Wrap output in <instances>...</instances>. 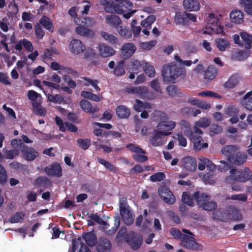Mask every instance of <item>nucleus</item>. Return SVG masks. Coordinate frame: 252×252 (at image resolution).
<instances>
[{
    "instance_id": "nucleus-39",
    "label": "nucleus",
    "mask_w": 252,
    "mask_h": 252,
    "mask_svg": "<svg viewBox=\"0 0 252 252\" xmlns=\"http://www.w3.org/2000/svg\"><path fill=\"white\" fill-rule=\"evenodd\" d=\"M239 78L236 75H232L224 84L225 88L232 89L234 88L239 83Z\"/></svg>"
},
{
    "instance_id": "nucleus-54",
    "label": "nucleus",
    "mask_w": 252,
    "mask_h": 252,
    "mask_svg": "<svg viewBox=\"0 0 252 252\" xmlns=\"http://www.w3.org/2000/svg\"><path fill=\"white\" fill-rule=\"evenodd\" d=\"M249 56V53L245 51H239L235 53L233 55L235 60L239 61L246 59Z\"/></svg>"
},
{
    "instance_id": "nucleus-14",
    "label": "nucleus",
    "mask_w": 252,
    "mask_h": 252,
    "mask_svg": "<svg viewBox=\"0 0 252 252\" xmlns=\"http://www.w3.org/2000/svg\"><path fill=\"white\" fill-rule=\"evenodd\" d=\"M70 52L75 54H79L84 52L86 48L84 44L79 39H72L69 43Z\"/></svg>"
},
{
    "instance_id": "nucleus-23",
    "label": "nucleus",
    "mask_w": 252,
    "mask_h": 252,
    "mask_svg": "<svg viewBox=\"0 0 252 252\" xmlns=\"http://www.w3.org/2000/svg\"><path fill=\"white\" fill-rule=\"evenodd\" d=\"M99 55L103 58H106L115 54V51L111 47L104 44L99 45Z\"/></svg>"
},
{
    "instance_id": "nucleus-52",
    "label": "nucleus",
    "mask_w": 252,
    "mask_h": 252,
    "mask_svg": "<svg viewBox=\"0 0 252 252\" xmlns=\"http://www.w3.org/2000/svg\"><path fill=\"white\" fill-rule=\"evenodd\" d=\"M174 22L177 25L185 24L187 22L185 13H181L179 12H176L174 17Z\"/></svg>"
},
{
    "instance_id": "nucleus-30",
    "label": "nucleus",
    "mask_w": 252,
    "mask_h": 252,
    "mask_svg": "<svg viewBox=\"0 0 252 252\" xmlns=\"http://www.w3.org/2000/svg\"><path fill=\"white\" fill-rule=\"evenodd\" d=\"M82 238L90 247H93L96 244L97 238L93 232H84L82 235Z\"/></svg>"
},
{
    "instance_id": "nucleus-28",
    "label": "nucleus",
    "mask_w": 252,
    "mask_h": 252,
    "mask_svg": "<svg viewBox=\"0 0 252 252\" xmlns=\"http://www.w3.org/2000/svg\"><path fill=\"white\" fill-rule=\"evenodd\" d=\"M218 73L217 68L213 65H209L204 73V78L207 82H210L216 76Z\"/></svg>"
},
{
    "instance_id": "nucleus-37",
    "label": "nucleus",
    "mask_w": 252,
    "mask_h": 252,
    "mask_svg": "<svg viewBox=\"0 0 252 252\" xmlns=\"http://www.w3.org/2000/svg\"><path fill=\"white\" fill-rule=\"evenodd\" d=\"M117 30L119 34L125 38H129L132 36V31L129 27L120 26L117 27Z\"/></svg>"
},
{
    "instance_id": "nucleus-2",
    "label": "nucleus",
    "mask_w": 252,
    "mask_h": 252,
    "mask_svg": "<svg viewBox=\"0 0 252 252\" xmlns=\"http://www.w3.org/2000/svg\"><path fill=\"white\" fill-rule=\"evenodd\" d=\"M161 75L164 82L174 83L176 79L179 77H185L186 71L185 68L177 65L176 63H170L162 66Z\"/></svg>"
},
{
    "instance_id": "nucleus-29",
    "label": "nucleus",
    "mask_w": 252,
    "mask_h": 252,
    "mask_svg": "<svg viewBox=\"0 0 252 252\" xmlns=\"http://www.w3.org/2000/svg\"><path fill=\"white\" fill-rule=\"evenodd\" d=\"M230 19L232 23L236 24H241L244 20L243 13L239 10L232 11L230 14Z\"/></svg>"
},
{
    "instance_id": "nucleus-19",
    "label": "nucleus",
    "mask_w": 252,
    "mask_h": 252,
    "mask_svg": "<svg viewBox=\"0 0 252 252\" xmlns=\"http://www.w3.org/2000/svg\"><path fill=\"white\" fill-rule=\"evenodd\" d=\"M182 166L187 170L194 171L196 169V159L190 157H187L183 158L182 160Z\"/></svg>"
},
{
    "instance_id": "nucleus-64",
    "label": "nucleus",
    "mask_w": 252,
    "mask_h": 252,
    "mask_svg": "<svg viewBox=\"0 0 252 252\" xmlns=\"http://www.w3.org/2000/svg\"><path fill=\"white\" fill-rule=\"evenodd\" d=\"M222 131L221 126L218 125L213 124L211 125L210 126V132L212 134H218L220 133Z\"/></svg>"
},
{
    "instance_id": "nucleus-18",
    "label": "nucleus",
    "mask_w": 252,
    "mask_h": 252,
    "mask_svg": "<svg viewBox=\"0 0 252 252\" xmlns=\"http://www.w3.org/2000/svg\"><path fill=\"white\" fill-rule=\"evenodd\" d=\"M238 151V148L231 145L225 146L221 150V152L227 157V160L229 162L231 160V158H233Z\"/></svg>"
},
{
    "instance_id": "nucleus-4",
    "label": "nucleus",
    "mask_w": 252,
    "mask_h": 252,
    "mask_svg": "<svg viewBox=\"0 0 252 252\" xmlns=\"http://www.w3.org/2000/svg\"><path fill=\"white\" fill-rule=\"evenodd\" d=\"M119 209L122 220L127 225L132 224L134 220V216L130 210L126 197H123L120 198Z\"/></svg>"
},
{
    "instance_id": "nucleus-15",
    "label": "nucleus",
    "mask_w": 252,
    "mask_h": 252,
    "mask_svg": "<svg viewBox=\"0 0 252 252\" xmlns=\"http://www.w3.org/2000/svg\"><path fill=\"white\" fill-rule=\"evenodd\" d=\"M202 134H197L195 133L193 134V135L189 137L190 140L193 143L194 148L196 150H201L202 149L206 148L208 146L207 143H204L203 142L202 137L201 136Z\"/></svg>"
},
{
    "instance_id": "nucleus-5",
    "label": "nucleus",
    "mask_w": 252,
    "mask_h": 252,
    "mask_svg": "<svg viewBox=\"0 0 252 252\" xmlns=\"http://www.w3.org/2000/svg\"><path fill=\"white\" fill-rule=\"evenodd\" d=\"M230 177L225 179L226 182L229 178H231L234 181L242 183L246 182L249 180L251 182V179L252 177V173L248 167H245L244 169L240 170L231 169L230 170Z\"/></svg>"
},
{
    "instance_id": "nucleus-50",
    "label": "nucleus",
    "mask_w": 252,
    "mask_h": 252,
    "mask_svg": "<svg viewBox=\"0 0 252 252\" xmlns=\"http://www.w3.org/2000/svg\"><path fill=\"white\" fill-rule=\"evenodd\" d=\"M198 95L200 96L213 97L217 99H220L221 98V96L219 94L211 91L201 92L198 94Z\"/></svg>"
},
{
    "instance_id": "nucleus-60",
    "label": "nucleus",
    "mask_w": 252,
    "mask_h": 252,
    "mask_svg": "<svg viewBox=\"0 0 252 252\" xmlns=\"http://www.w3.org/2000/svg\"><path fill=\"white\" fill-rule=\"evenodd\" d=\"M217 206V203L215 201L209 200L205 203L202 208L204 210L210 211L215 209Z\"/></svg>"
},
{
    "instance_id": "nucleus-62",
    "label": "nucleus",
    "mask_w": 252,
    "mask_h": 252,
    "mask_svg": "<svg viewBox=\"0 0 252 252\" xmlns=\"http://www.w3.org/2000/svg\"><path fill=\"white\" fill-rule=\"evenodd\" d=\"M156 40H151L149 42H142L140 43V47L144 50H150L156 45Z\"/></svg>"
},
{
    "instance_id": "nucleus-3",
    "label": "nucleus",
    "mask_w": 252,
    "mask_h": 252,
    "mask_svg": "<svg viewBox=\"0 0 252 252\" xmlns=\"http://www.w3.org/2000/svg\"><path fill=\"white\" fill-rule=\"evenodd\" d=\"M74 22L76 24L79 26L75 28V32L77 34L87 37L93 34V31L87 28L93 24V20L91 18L76 17L74 18Z\"/></svg>"
},
{
    "instance_id": "nucleus-61",
    "label": "nucleus",
    "mask_w": 252,
    "mask_h": 252,
    "mask_svg": "<svg viewBox=\"0 0 252 252\" xmlns=\"http://www.w3.org/2000/svg\"><path fill=\"white\" fill-rule=\"evenodd\" d=\"M174 138L177 139L179 144L182 147H186L187 145V142L186 138L183 135L181 132L178 133L176 136L174 137Z\"/></svg>"
},
{
    "instance_id": "nucleus-33",
    "label": "nucleus",
    "mask_w": 252,
    "mask_h": 252,
    "mask_svg": "<svg viewBox=\"0 0 252 252\" xmlns=\"http://www.w3.org/2000/svg\"><path fill=\"white\" fill-rule=\"evenodd\" d=\"M39 22V24L41 26L42 25L49 32H54V27L53 23L48 17L45 15L43 16L40 19Z\"/></svg>"
},
{
    "instance_id": "nucleus-13",
    "label": "nucleus",
    "mask_w": 252,
    "mask_h": 252,
    "mask_svg": "<svg viewBox=\"0 0 252 252\" xmlns=\"http://www.w3.org/2000/svg\"><path fill=\"white\" fill-rule=\"evenodd\" d=\"M21 152L22 158L27 161H32L39 155V153L35 149L27 145L22 146Z\"/></svg>"
},
{
    "instance_id": "nucleus-7",
    "label": "nucleus",
    "mask_w": 252,
    "mask_h": 252,
    "mask_svg": "<svg viewBox=\"0 0 252 252\" xmlns=\"http://www.w3.org/2000/svg\"><path fill=\"white\" fill-rule=\"evenodd\" d=\"M181 238V245L187 249L198 251L201 249L200 245L195 241V238L191 236L183 235Z\"/></svg>"
},
{
    "instance_id": "nucleus-43",
    "label": "nucleus",
    "mask_w": 252,
    "mask_h": 252,
    "mask_svg": "<svg viewBox=\"0 0 252 252\" xmlns=\"http://www.w3.org/2000/svg\"><path fill=\"white\" fill-rule=\"evenodd\" d=\"M142 68L145 74L150 77H153L155 74L154 67L146 62H142Z\"/></svg>"
},
{
    "instance_id": "nucleus-47",
    "label": "nucleus",
    "mask_w": 252,
    "mask_h": 252,
    "mask_svg": "<svg viewBox=\"0 0 252 252\" xmlns=\"http://www.w3.org/2000/svg\"><path fill=\"white\" fill-rule=\"evenodd\" d=\"M239 3L248 14L252 15V0H240Z\"/></svg>"
},
{
    "instance_id": "nucleus-59",
    "label": "nucleus",
    "mask_w": 252,
    "mask_h": 252,
    "mask_svg": "<svg viewBox=\"0 0 252 252\" xmlns=\"http://www.w3.org/2000/svg\"><path fill=\"white\" fill-rule=\"evenodd\" d=\"M35 32L36 37L39 39H42L45 35L44 31L38 23L35 25Z\"/></svg>"
},
{
    "instance_id": "nucleus-48",
    "label": "nucleus",
    "mask_w": 252,
    "mask_h": 252,
    "mask_svg": "<svg viewBox=\"0 0 252 252\" xmlns=\"http://www.w3.org/2000/svg\"><path fill=\"white\" fill-rule=\"evenodd\" d=\"M124 66V62L122 60L119 62L117 63L113 70V73L114 74V75L117 76H120L124 75L125 73Z\"/></svg>"
},
{
    "instance_id": "nucleus-51",
    "label": "nucleus",
    "mask_w": 252,
    "mask_h": 252,
    "mask_svg": "<svg viewBox=\"0 0 252 252\" xmlns=\"http://www.w3.org/2000/svg\"><path fill=\"white\" fill-rule=\"evenodd\" d=\"M19 151L17 149L6 150L4 153L3 158L12 159H13L15 157L19 156Z\"/></svg>"
},
{
    "instance_id": "nucleus-53",
    "label": "nucleus",
    "mask_w": 252,
    "mask_h": 252,
    "mask_svg": "<svg viewBox=\"0 0 252 252\" xmlns=\"http://www.w3.org/2000/svg\"><path fill=\"white\" fill-rule=\"evenodd\" d=\"M77 143L78 146L84 150L88 149L91 145V140L88 139H78Z\"/></svg>"
},
{
    "instance_id": "nucleus-32",
    "label": "nucleus",
    "mask_w": 252,
    "mask_h": 252,
    "mask_svg": "<svg viewBox=\"0 0 252 252\" xmlns=\"http://www.w3.org/2000/svg\"><path fill=\"white\" fill-rule=\"evenodd\" d=\"M117 116L121 119H126L130 115L129 109L123 105H119L116 109Z\"/></svg>"
},
{
    "instance_id": "nucleus-46",
    "label": "nucleus",
    "mask_w": 252,
    "mask_h": 252,
    "mask_svg": "<svg viewBox=\"0 0 252 252\" xmlns=\"http://www.w3.org/2000/svg\"><path fill=\"white\" fill-rule=\"evenodd\" d=\"M25 214L23 212H18L11 215L9 219V221L11 223H18L23 220Z\"/></svg>"
},
{
    "instance_id": "nucleus-8",
    "label": "nucleus",
    "mask_w": 252,
    "mask_h": 252,
    "mask_svg": "<svg viewBox=\"0 0 252 252\" xmlns=\"http://www.w3.org/2000/svg\"><path fill=\"white\" fill-rule=\"evenodd\" d=\"M126 148H128L130 151L135 153L132 156L133 159L136 162H143L148 160V157L144 156L141 155L139 154H145L146 151L143 150L139 146H135L133 144H128L126 145Z\"/></svg>"
},
{
    "instance_id": "nucleus-6",
    "label": "nucleus",
    "mask_w": 252,
    "mask_h": 252,
    "mask_svg": "<svg viewBox=\"0 0 252 252\" xmlns=\"http://www.w3.org/2000/svg\"><path fill=\"white\" fill-rule=\"evenodd\" d=\"M90 219L98 224L104 225L105 231L108 235H113L115 233L120 226L121 221V219L119 216L115 217L114 218L115 222L114 226L112 227L111 229H109V225L103 220L97 214H92L90 216Z\"/></svg>"
},
{
    "instance_id": "nucleus-56",
    "label": "nucleus",
    "mask_w": 252,
    "mask_h": 252,
    "mask_svg": "<svg viewBox=\"0 0 252 252\" xmlns=\"http://www.w3.org/2000/svg\"><path fill=\"white\" fill-rule=\"evenodd\" d=\"M150 87L153 89L158 94H162V91L161 89L160 83L158 79H155L150 82Z\"/></svg>"
},
{
    "instance_id": "nucleus-9",
    "label": "nucleus",
    "mask_w": 252,
    "mask_h": 252,
    "mask_svg": "<svg viewBox=\"0 0 252 252\" xmlns=\"http://www.w3.org/2000/svg\"><path fill=\"white\" fill-rule=\"evenodd\" d=\"M126 241L133 250H136L142 245L143 239L140 234L132 232L128 234Z\"/></svg>"
},
{
    "instance_id": "nucleus-45",
    "label": "nucleus",
    "mask_w": 252,
    "mask_h": 252,
    "mask_svg": "<svg viewBox=\"0 0 252 252\" xmlns=\"http://www.w3.org/2000/svg\"><path fill=\"white\" fill-rule=\"evenodd\" d=\"M101 36L111 44H116L118 42V38L116 36L106 32H101Z\"/></svg>"
},
{
    "instance_id": "nucleus-49",
    "label": "nucleus",
    "mask_w": 252,
    "mask_h": 252,
    "mask_svg": "<svg viewBox=\"0 0 252 252\" xmlns=\"http://www.w3.org/2000/svg\"><path fill=\"white\" fill-rule=\"evenodd\" d=\"M182 200L184 203L187 204L189 206H193L194 205L193 201L194 198L193 197V195L190 196L186 192H183Z\"/></svg>"
},
{
    "instance_id": "nucleus-40",
    "label": "nucleus",
    "mask_w": 252,
    "mask_h": 252,
    "mask_svg": "<svg viewBox=\"0 0 252 252\" xmlns=\"http://www.w3.org/2000/svg\"><path fill=\"white\" fill-rule=\"evenodd\" d=\"M206 161L207 164L206 167L207 170H209V172L207 173L204 175V178H211L213 177V172L216 169V165L212 162L211 160L208 158L205 159V161Z\"/></svg>"
},
{
    "instance_id": "nucleus-24",
    "label": "nucleus",
    "mask_w": 252,
    "mask_h": 252,
    "mask_svg": "<svg viewBox=\"0 0 252 252\" xmlns=\"http://www.w3.org/2000/svg\"><path fill=\"white\" fill-rule=\"evenodd\" d=\"M248 156L246 153H243L238 151L237 154L231 158L230 163L236 165H241L246 161Z\"/></svg>"
},
{
    "instance_id": "nucleus-25",
    "label": "nucleus",
    "mask_w": 252,
    "mask_h": 252,
    "mask_svg": "<svg viewBox=\"0 0 252 252\" xmlns=\"http://www.w3.org/2000/svg\"><path fill=\"white\" fill-rule=\"evenodd\" d=\"M184 8L188 11H197L200 7V3L197 0H184Z\"/></svg>"
},
{
    "instance_id": "nucleus-20",
    "label": "nucleus",
    "mask_w": 252,
    "mask_h": 252,
    "mask_svg": "<svg viewBox=\"0 0 252 252\" xmlns=\"http://www.w3.org/2000/svg\"><path fill=\"white\" fill-rule=\"evenodd\" d=\"M193 197L196 201L197 204L200 207H202L205 203L211 199V197L205 194L204 193H200L199 191H195L193 193Z\"/></svg>"
},
{
    "instance_id": "nucleus-35",
    "label": "nucleus",
    "mask_w": 252,
    "mask_h": 252,
    "mask_svg": "<svg viewBox=\"0 0 252 252\" xmlns=\"http://www.w3.org/2000/svg\"><path fill=\"white\" fill-rule=\"evenodd\" d=\"M242 39L241 45L244 46L246 49L251 48V44L252 43V35L245 32H242L240 33Z\"/></svg>"
},
{
    "instance_id": "nucleus-10",
    "label": "nucleus",
    "mask_w": 252,
    "mask_h": 252,
    "mask_svg": "<svg viewBox=\"0 0 252 252\" xmlns=\"http://www.w3.org/2000/svg\"><path fill=\"white\" fill-rule=\"evenodd\" d=\"M44 171L50 177L60 178L63 175L62 168L60 163L54 162L52 164L45 167Z\"/></svg>"
},
{
    "instance_id": "nucleus-22",
    "label": "nucleus",
    "mask_w": 252,
    "mask_h": 252,
    "mask_svg": "<svg viewBox=\"0 0 252 252\" xmlns=\"http://www.w3.org/2000/svg\"><path fill=\"white\" fill-rule=\"evenodd\" d=\"M210 120L207 118H202L199 121H196L194 127L195 133L197 134H202V131L199 127L206 128L210 124Z\"/></svg>"
},
{
    "instance_id": "nucleus-31",
    "label": "nucleus",
    "mask_w": 252,
    "mask_h": 252,
    "mask_svg": "<svg viewBox=\"0 0 252 252\" xmlns=\"http://www.w3.org/2000/svg\"><path fill=\"white\" fill-rule=\"evenodd\" d=\"M136 94H139L141 98L151 99L154 98V94L150 92L146 87L138 86L137 87Z\"/></svg>"
},
{
    "instance_id": "nucleus-26",
    "label": "nucleus",
    "mask_w": 252,
    "mask_h": 252,
    "mask_svg": "<svg viewBox=\"0 0 252 252\" xmlns=\"http://www.w3.org/2000/svg\"><path fill=\"white\" fill-rule=\"evenodd\" d=\"M176 126V123L173 121H167L159 122L157 127L160 131L163 132H168L171 130Z\"/></svg>"
},
{
    "instance_id": "nucleus-38",
    "label": "nucleus",
    "mask_w": 252,
    "mask_h": 252,
    "mask_svg": "<svg viewBox=\"0 0 252 252\" xmlns=\"http://www.w3.org/2000/svg\"><path fill=\"white\" fill-rule=\"evenodd\" d=\"M217 48L220 51H224L230 47L229 41L227 39L219 38L215 40Z\"/></svg>"
},
{
    "instance_id": "nucleus-55",
    "label": "nucleus",
    "mask_w": 252,
    "mask_h": 252,
    "mask_svg": "<svg viewBox=\"0 0 252 252\" xmlns=\"http://www.w3.org/2000/svg\"><path fill=\"white\" fill-rule=\"evenodd\" d=\"M97 161L99 163L104 166L105 167L108 169L110 171H116L115 167L110 162L99 158H97Z\"/></svg>"
},
{
    "instance_id": "nucleus-16",
    "label": "nucleus",
    "mask_w": 252,
    "mask_h": 252,
    "mask_svg": "<svg viewBox=\"0 0 252 252\" xmlns=\"http://www.w3.org/2000/svg\"><path fill=\"white\" fill-rule=\"evenodd\" d=\"M136 50V47L132 43H126L123 45L122 48V57L124 59L130 58Z\"/></svg>"
},
{
    "instance_id": "nucleus-63",
    "label": "nucleus",
    "mask_w": 252,
    "mask_h": 252,
    "mask_svg": "<svg viewBox=\"0 0 252 252\" xmlns=\"http://www.w3.org/2000/svg\"><path fill=\"white\" fill-rule=\"evenodd\" d=\"M135 103L133 105V108L134 110L137 112H141L144 108H146L145 104H147L146 103H144L142 101L139 99H136Z\"/></svg>"
},
{
    "instance_id": "nucleus-36",
    "label": "nucleus",
    "mask_w": 252,
    "mask_h": 252,
    "mask_svg": "<svg viewBox=\"0 0 252 252\" xmlns=\"http://www.w3.org/2000/svg\"><path fill=\"white\" fill-rule=\"evenodd\" d=\"M180 125L185 135L188 138L191 136V135H193V134L195 133L194 130L192 132L190 125L188 121L182 120L181 121Z\"/></svg>"
},
{
    "instance_id": "nucleus-27",
    "label": "nucleus",
    "mask_w": 252,
    "mask_h": 252,
    "mask_svg": "<svg viewBox=\"0 0 252 252\" xmlns=\"http://www.w3.org/2000/svg\"><path fill=\"white\" fill-rule=\"evenodd\" d=\"M80 105L82 109L88 113H94L99 110L98 108L93 107L92 104L86 99L81 100Z\"/></svg>"
},
{
    "instance_id": "nucleus-17",
    "label": "nucleus",
    "mask_w": 252,
    "mask_h": 252,
    "mask_svg": "<svg viewBox=\"0 0 252 252\" xmlns=\"http://www.w3.org/2000/svg\"><path fill=\"white\" fill-rule=\"evenodd\" d=\"M111 248L110 241L105 238H99L96 244V249L98 252H109Z\"/></svg>"
},
{
    "instance_id": "nucleus-21",
    "label": "nucleus",
    "mask_w": 252,
    "mask_h": 252,
    "mask_svg": "<svg viewBox=\"0 0 252 252\" xmlns=\"http://www.w3.org/2000/svg\"><path fill=\"white\" fill-rule=\"evenodd\" d=\"M36 188H48L51 185V180L45 176H39L37 177L33 183Z\"/></svg>"
},
{
    "instance_id": "nucleus-11",
    "label": "nucleus",
    "mask_w": 252,
    "mask_h": 252,
    "mask_svg": "<svg viewBox=\"0 0 252 252\" xmlns=\"http://www.w3.org/2000/svg\"><path fill=\"white\" fill-rule=\"evenodd\" d=\"M159 196L166 203L173 204L175 202V197L173 193L168 187L161 186L158 189Z\"/></svg>"
},
{
    "instance_id": "nucleus-41",
    "label": "nucleus",
    "mask_w": 252,
    "mask_h": 252,
    "mask_svg": "<svg viewBox=\"0 0 252 252\" xmlns=\"http://www.w3.org/2000/svg\"><path fill=\"white\" fill-rule=\"evenodd\" d=\"M168 94L172 97L180 96L181 93L180 88L176 85H169L166 87Z\"/></svg>"
},
{
    "instance_id": "nucleus-58",
    "label": "nucleus",
    "mask_w": 252,
    "mask_h": 252,
    "mask_svg": "<svg viewBox=\"0 0 252 252\" xmlns=\"http://www.w3.org/2000/svg\"><path fill=\"white\" fill-rule=\"evenodd\" d=\"M165 178V174L163 172H157L150 177V180L153 182H160Z\"/></svg>"
},
{
    "instance_id": "nucleus-42",
    "label": "nucleus",
    "mask_w": 252,
    "mask_h": 252,
    "mask_svg": "<svg viewBox=\"0 0 252 252\" xmlns=\"http://www.w3.org/2000/svg\"><path fill=\"white\" fill-rule=\"evenodd\" d=\"M32 111L37 115L41 116H45L46 115V111L42 107L40 103L37 102H32Z\"/></svg>"
},
{
    "instance_id": "nucleus-34",
    "label": "nucleus",
    "mask_w": 252,
    "mask_h": 252,
    "mask_svg": "<svg viewBox=\"0 0 252 252\" xmlns=\"http://www.w3.org/2000/svg\"><path fill=\"white\" fill-rule=\"evenodd\" d=\"M105 18L106 23L114 28H117L121 23V19L118 16L115 15H108L106 16Z\"/></svg>"
},
{
    "instance_id": "nucleus-12",
    "label": "nucleus",
    "mask_w": 252,
    "mask_h": 252,
    "mask_svg": "<svg viewBox=\"0 0 252 252\" xmlns=\"http://www.w3.org/2000/svg\"><path fill=\"white\" fill-rule=\"evenodd\" d=\"M171 133L170 132H163L155 129L153 131V134L149 138V142L154 147L162 145L163 141L162 139V136H167Z\"/></svg>"
},
{
    "instance_id": "nucleus-57",
    "label": "nucleus",
    "mask_w": 252,
    "mask_h": 252,
    "mask_svg": "<svg viewBox=\"0 0 252 252\" xmlns=\"http://www.w3.org/2000/svg\"><path fill=\"white\" fill-rule=\"evenodd\" d=\"M7 179V175L4 167L0 163V183L4 185Z\"/></svg>"
},
{
    "instance_id": "nucleus-1",
    "label": "nucleus",
    "mask_w": 252,
    "mask_h": 252,
    "mask_svg": "<svg viewBox=\"0 0 252 252\" xmlns=\"http://www.w3.org/2000/svg\"><path fill=\"white\" fill-rule=\"evenodd\" d=\"M101 4L104 6L105 11L123 14L124 17L127 19L136 11V10H132L133 3L128 0H101Z\"/></svg>"
},
{
    "instance_id": "nucleus-44",
    "label": "nucleus",
    "mask_w": 252,
    "mask_h": 252,
    "mask_svg": "<svg viewBox=\"0 0 252 252\" xmlns=\"http://www.w3.org/2000/svg\"><path fill=\"white\" fill-rule=\"evenodd\" d=\"M156 20V17L155 15H149L145 19L141 21V25L145 28L151 29L152 28V25L155 22Z\"/></svg>"
}]
</instances>
